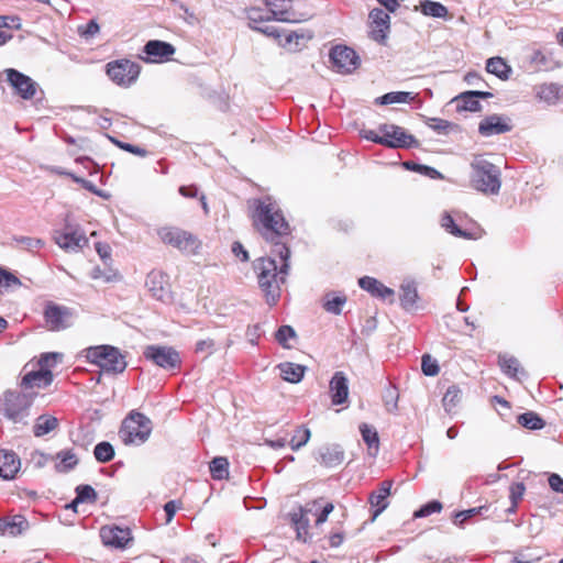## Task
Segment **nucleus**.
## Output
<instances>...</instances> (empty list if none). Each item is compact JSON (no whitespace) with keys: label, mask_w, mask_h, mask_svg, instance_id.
I'll use <instances>...</instances> for the list:
<instances>
[{"label":"nucleus","mask_w":563,"mask_h":563,"mask_svg":"<svg viewBox=\"0 0 563 563\" xmlns=\"http://www.w3.org/2000/svg\"><path fill=\"white\" fill-rule=\"evenodd\" d=\"M30 527L24 516L15 515L0 518V536L15 538L25 532Z\"/></svg>","instance_id":"a211bd4d"},{"label":"nucleus","mask_w":563,"mask_h":563,"mask_svg":"<svg viewBox=\"0 0 563 563\" xmlns=\"http://www.w3.org/2000/svg\"><path fill=\"white\" fill-rule=\"evenodd\" d=\"M486 70L500 79H508L511 68L501 57H490L486 63Z\"/></svg>","instance_id":"f704fd0d"},{"label":"nucleus","mask_w":563,"mask_h":563,"mask_svg":"<svg viewBox=\"0 0 563 563\" xmlns=\"http://www.w3.org/2000/svg\"><path fill=\"white\" fill-rule=\"evenodd\" d=\"M249 216L269 254L290 255L292 229L276 201L271 197L249 201Z\"/></svg>","instance_id":"f257e3e1"},{"label":"nucleus","mask_w":563,"mask_h":563,"mask_svg":"<svg viewBox=\"0 0 563 563\" xmlns=\"http://www.w3.org/2000/svg\"><path fill=\"white\" fill-rule=\"evenodd\" d=\"M509 130L510 126L496 114L485 118L478 126L479 133L485 136L505 133Z\"/></svg>","instance_id":"bb28decb"},{"label":"nucleus","mask_w":563,"mask_h":563,"mask_svg":"<svg viewBox=\"0 0 563 563\" xmlns=\"http://www.w3.org/2000/svg\"><path fill=\"white\" fill-rule=\"evenodd\" d=\"M30 406L31 400L25 394L9 390L3 395L2 410L4 415L12 420L23 418Z\"/></svg>","instance_id":"6e6552de"},{"label":"nucleus","mask_w":563,"mask_h":563,"mask_svg":"<svg viewBox=\"0 0 563 563\" xmlns=\"http://www.w3.org/2000/svg\"><path fill=\"white\" fill-rule=\"evenodd\" d=\"M378 131L383 134L384 145L391 148L411 147L416 144L412 135L395 124H382Z\"/></svg>","instance_id":"9d476101"},{"label":"nucleus","mask_w":563,"mask_h":563,"mask_svg":"<svg viewBox=\"0 0 563 563\" xmlns=\"http://www.w3.org/2000/svg\"><path fill=\"white\" fill-rule=\"evenodd\" d=\"M418 299L417 287L413 283L401 285L400 302L406 309L412 308Z\"/></svg>","instance_id":"a19ab883"},{"label":"nucleus","mask_w":563,"mask_h":563,"mask_svg":"<svg viewBox=\"0 0 563 563\" xmlns=\"http://www.w3.org/2000/svg\"><path fill=\"white\" fill-rule=\"evenodd\" d=\"M76 498L69 507H74L79 503H96L98 499L97 492L90 485H79L76 487Z\"/></svg>","instance_id":"79ce46f5"},{"label":"nucleus","mask_w":563,"mask_h":563,"mask_svg":"<svg viewBox=\"0 0 563 563\" xmlns=\"http://www.w3.org/2000/svg\"><path fill=\"white\" fill-rule=\"evenodd\" d=\"M296 336L295 330L290 325H282L275 333V339L285 349H290L288 340Z\"/></svg>","instance_id":"603ef678"},{"label":"nucleus","mask_w":563,"mask_h":563,"mask_svg":"<svg viewBox=\"0 0 563 563\" xmlns=\"http://www.w3.org/2000/svg\"><path fill=\"white\" fill-rule=\"evenodd\" d=\"M320 463L327 467L340 465L344 460V451L340 445H325L319 451Z\"/></svg>","instance_id":"cd10ccee"},{"label":"nucleus","mask_w":563,"mask_h":563,"mask_svg":"<svg viewBox=\"0 0 563 563\" xmlns=\"http://www.w3.org/2000/svg\"><path fill=\"white\" fill-rule=\"evenodd\" d=\"M112 142L121 150L123 151H126L131 154H134L136 156H140V157H145L148 152L146 148L144 147H141V146H137V145H133V144H130V143H125V142H122V141H118V140H112Z\"/></svg>","instance_id":"0e129e2a"},{"label":"nucleus","mask_w":563,"mask_h":563,"mask_svg":"<svg viewBox=\"0 0 563 563\" xmlns=\"http://www.w3.org/2000/svg\"><path fill=\"white\" fill-rule=\"evenodd\" d=\"M290 255L271 254L256 261L258 285L269 306L277 303L280 297V285L286 282L289 272Z\"/></svg>","instance_id":"f03ea898"},{"label":"nucleus","mask_w":563,"mask_h":563,"mask_svg":"<svg viewBox=\"0 0 563 563\" xmlns=\"http://www.w3.org/2000/svg\"><path fill=\"white\" fill-rule=\"evenodd\" d=\"M330 396L333 405H342L349 397L347 378L343 372H335L330 384Z\"/></svg>","instance_id":"6ab92c4d"},{"label":"nucleus","mask_w":563,"mask_h":563,"mask_svg":"<svg viewBox=\"0 0 563 563\" xmlns=\"http://www.w3.org/2000/svg\"><path fill=\"white\" fill-rule=\"evenodd\" d=\"M176 512V501L169 500L164 509L156 514V520L161 522V525H167L173 520V517Z\"/></svg>","instance_id":"13d9d810"},{"label":"nucleus","mask_w":563,"mask_h":563,"mask_svg":"<svg viewBox=\"0 0 563 563\" xmlns=\"http://www.w3.org/2000/svg\"><path fill=\"white\" fill-rule=\"evenodd\" d=\"M86 360L106 373H122L126 367L125 356L112 345H97L84 350Z\"/></svg>","instance_id":"20e7f679"},{"label":"nucleus","mask_w":563,"mask_h":563,"mask_svg":"<svg viewBox=\"0 0 563 563\" xmlns=\"http://www.w3.org/2000/svg\"><path fill=\"white\" fill-rule=\"evenodd\" d=\"M369 19H371V23H376V24H386V25H390V16L387 12H385L384 10L382 9H373L371 12H369Z\"/></svg>","instance_id":"774afa93"},{"label":"nucleus","mask_w":563,"mask_h":563,"mask_svg":"<svg viewBox=\"0 0 563 563\" xmlns=\"http://www.w3.org/2000/svg\"><path fill=\"white\" fill-rule=\"evenodd\" d=\"M421 369L426 376H437L440 372L438 362L429 354H424L421 360Z\"/></svg>","instance_id":"4d7b16f0"},{"label":"nucleus","mask_w":563,"mask_h":563,"mask_svg":"<svg viewBox=\"0 0 563 563\" xmlns=\"http://www.w3.org/2000/svg\"><path fill=\"white\" fill-rule=\"evenodd\" d=\"M209 470L213 479H225L229 477V461L227 457L218 456L209 463Z\"/></svg>","instance_id":"e433bc0d"},{"label":"nucleus","mask_w":563,"mask_h":563,"mask_svg":"<svg viewBox=\"0 0 563 563\" xmlns=\"http://www.w3.org/2000/svg\"><path fill=\"white\" fill-rule=\"evenodd\" d=\"M413 97L410 92L397 91V92H388L382 96L378 101L382 104H390V103H402L411 101Z\"/></svg>","instance_id":"8fccbe9b"},{"label":"nucleus","mask_w":563,"mask_h":563,"mask_svg":"<svg viewBox=\"0 0 563 563\" xmlns=\"http://www.w3.org/2000/svg\"><path fill=\"white\" fill-rule=\"evenodd\" d=\"M562 95L563 87L554 82L542 84L537 87V97L539 100L549 104L558 102Z\"/></svg>","instance_id":"c85d7f7f"},{"label":"nucleus","mask_w":563,"mask_h":563,"mask_svg":"<svg viewBox=\"0 0 563 563\" xmlns=\"http://www.w3.org/2000/svg\"><path fill=\"white\" fill-rule=\"evenodd\" d=\"M56 173L58 175L69 177L73 181L79 184L82 188H85L86 190H88L92 194H99L95 184H92L89 180H86L85 178H81V177L75 175L74 173H70L67 170H62V169L56 170Z\"/></svg>","instance_id":"6e6d98bb"},{"label":"nucleus","mask_w":563,"mask_h":563,"mask_svg":"<svg viewBox=\"0 0 563 563\" xmlns=\"http://www.w3.org/2000/svg\"><path fill=\"white\" fill-rule=\"evenodd\" d=\"M95 459L100 463H108L114 457V449L110 442L102 441L95 446Z\"/></svg>","instance_id":"a18cd8bd"},{"label":"nucleus","mask_w":563,"mask_h":563,"mask_svg":"<svg viewBox=\"0 0 563 563\" xmlns=\"http://www.w3.org/2000/svg\"><path fill=\"white\" fill-rule=\"evenodd\" d=\"M441 227L449 232L450 234L462 238L466 240H477L481 238L482 233L479 231L470 232L466 230H462L454 221L453 217L449 212H444L441 216L440 220Z\"/></svg>","instance_id":"b1692460"},{"label":"nucleus","mask_w":563,"mask_h":563,"mask_svg":"<svg viewBox=\"0 0 563 563\" xmlns=\"http://www.w3.org/2000/svg\"><path fill=\"white\" fill-rule=\"evenodd\" d=\"M58 426L57 418L53 416H40L36 419V422L33 427V433L35 437H43L53 430H55Z\"/></svg>","instance_id":"c9c22d12"},{"label":"nucleus","mask_w":563,"mask_h":563,"mask_svg":"<svg viewBox=\"0 0 563 563\" xmlns=\"http://www.w3.org/2000/svg\"><path fill=\"white\" fill-rule=\"evenodd\" d=\"M345 302L346 296L344 295L327 294L324 296L323 308L330 313L340 314Z\"/></svg>","instance_id":"58836bf2"},{"label":"nucleus","mask_w":563,"mask_h":563,"mask_svg":"<svg viewBox=\"0 0 563 563\" xmlns=\"http://www.w3.org/2000/svg\"><path fill=\"white\" fill-rule=\"evenodd\" d=\"M369 37L378 44L385 45L390 25L369 23Z\"/></svg>","instance_id":"de8ad7c7"},{"label":"nucleus","mask_w":563,"mask_h":563,"mask_svg":"<svg viewBox=\"0 0 563 563\" xmlns=\"http://www.w3.org/2000/svg\"><path fill=\"white\" fill-rule=\"evenodd\" d=\"M427 124L433 131L444 134L452 128V123L450 121L440 118H430Z\"/></svg>","instance_id":"69168bd1"},{"label":"nucleus","mask_w":563,"mask_h":563,"mask_svg":"<svg viewBox=\"0 0 563 563\" xmlns=\"http://www.w3.org/2000/svg\"><path fill=\"white\" fill-rule=\"evenodd\" d=\"M311 432L306 426H299L295 430V434L292 435L289 445L292 451H297L303 445L308 443L310 440Z\"/></svg>","instance_id":"c03bdc74"},{"label":"nucleus","mask_w":563,"mask_h":563,"mask_svg":"<svg viewBox=\"0 0 563 563\" xmlns=\"http://www.w3.org/2000/svg\"><path fill=\"white\" fill-rule=\"evenodd\" d=\"M21 285V280L14 274L0 267V287L8 289L16 288Z\"/></svg>","instance_id":"864d4df0"},{"label":"nucleus","mask_w":563,"mask_h":563,"mask_svg":"<svg viewBox=\"0 0 563 563\" xmlns=\"http://www.w3.org/2000/svg\"><path fill=\"white\" fill-rule=\"evenodd\" d=\"M405 165L408 169L418 172V173H420L424 176H428L432 179L442 178V175L440 174V172H438L433 167H430L427 165H420V164H416V163H411V162H407V163H405Z\"/></svg>","instance_id":"5fc2aeb1"},{"label":"nucleus","mask_w":563,"mask_h":563,"mask_svg":"<svg viewBox=\"0 0 563 563\" xmlns=\"http://www.w3.org/2000/svg\"><path fill=\"white\" fill-rule=\"evenodd\" d=\"M311 38L312 34L310 33L307 34L305 32L297 31H291L289 33L284 32L283 37L279 41V45L288 49L297 51L300 48V41H308Z\"/></svg>","instance_id":"2f4dec72"},{"label":"nucleus","mask_w":563,"mask_h":563,"mask_svg":"<svg viewBox=\"0 0 563 563\" xmlns=\"http://www.w3.org/2000/svg\"><path fill=\"white\" fill-rule=\"evenodd\" d=\"M531 64H533L538 69L548 70L552 66L549 56L541 49H537L533 52L531 56Z\"/></svg>","instance_id":"680f3d73"},{"label":"nucleus","mask_w":563,"mask_h":563,"mask_svg":"<svg viewBox=\"0 0 563 563\" xmlns=\"http://www.w3.org/2000/svg\"><path fill=\"white\" fill-rule=\"evenodd\" d=\"M265 5L269 9L274 19L278 21H288L285 16L291 8L292 0H263Z\"/></svg>","instance_id":"72a5a7b5"},{"label":"nucleus","mask_w":563,"mask_h":563,"mask_svg":"<svg viewBox=\"0 0 563 563\" xmlns=\"http://www.w3.org/2000/svg\"><path fill=\"white\" fill-rule=\"evenodd\" d=\"M7 80L14 88L16 95L24 100L34 98L37 91V84L29 76L16 69H5Z\"/></svg>","instance_id":"9b49d317"},{"label":"nucleus","mask_w":563,"mask_h":563,"mask_svg":"<svg viewBox=\"0 0 563 563\" xmlns=\"http://www.w3.org/2000/svg\"><path fill=\"white\" fill-rule=\"evenodd\" d=\"M487 506L474 507L471 509L459 511L454 515V523L457 526H462L467 519L473 518L474 516L482 515L484 510H487Z\"/></svg>","instance_id":"3c124183"},{"label":"nucleus","mask_w":563,"mask_h":563,"mask_svg":"<svg viewBox=\"0 0 563 563\" xmlns=\"http://www.w3.org/2000/svg\"><path fill=\"white\" fill-rule=\"evenodd\" d=\"M144 356L164 368H173L175 366L174 352L172 349L150 345L145 347Z\"/></svg>","instance_id":"412c9836"},{"label":"nucleus","mask_w":563,"mask_h":563,"mask_svg":"<svg viewBox=\"0 0 563 563\" xmlns=\"http://www.w3.org/2000/svg\"><path fill=\"white\" fill-rule=\"evenodd\" d=\"M279 369L283 379L289 383H299L305 374L303 366L289 362L280 364Z\"/></svg>","instance_id":"473e14b6"},{"label":"nucleus","mask_w":563,"mask_h":563,"mask_svg":"<svg viewBox=\"0 0 563 563\" xmlns=\"http://www.w3.org/2000/svg\"><path fill=\"white\" fill-rule=\"evenodd\" d=\"M63 354L57 352L43 353L36 361L35 367L52 371L62 361Z\"/></svg>","instance_id":"49530a36"},{"label":"nucleus","mask_w":563,"mask_h":563,"mask_svg":"<svg viewBox=\"0 0 563 563\" xmlns=\"http://www.w3.org/2000/svg\"><path fill=\"white\" fill-rule=\"evenodd\" d=\"M21 468L19 456L8 450H0V478L4 481L13 479Z\"/></svg>","instance_id":"aec40b11"},{"label":"nucleus","mask_w":563,"mask_h":563,"mask_svg":"<svg viewBox=\"0 0 563 563\" xmlns=\"http://www.w3.org/2000/svg\"><path fill=\"white\" fill-rule=\"evenodd\" d=\"M178 250L186 256L199 255L202 251V242L189 232L178 234Z\"/></svg>","instance_id":"393cba45"},{"label":"nucleus","mask_w":563,"mask_h":563,"mask_svg":"<svg viewBox=\"0 0 563 563\" xmlns=\"http://www.w3.org/2000/svg\"><path fill=\"white\" fill-rule=\"evenodd\" d=\"M54 240L62 249L66 251L81 250L88 244V239L84 233L70 228L56 232Z\"/></svg>","instance_id":"2eb2a0df"},{"label":"nucleus","mask_w":563,"mask_h":563,"mask_svg":"<svg viewBox=\"0 0 563 563\" xmlns=\"http://www.w3.org/2000/svg\"><path fill=\"white\" fill-rule=\"evenodd\" d=\"M90 277L92 279H102L107 283H110V282L117 280L119 277V274L113 271H110L107 273L103 269H101L100 267H95L90 273Z\"/></svg>","instance_id":"338daca9"},{"label":"nucleus","mask_w":563,"mask_h":563,"mask_svg":"<svg viewBox=\"0 0 563 563\" xmlns=\"http://www.w3.org/2000/svg\"><path fill=\"white\" fill-rule=\"evenodd\" d=\"M53 460L55 461V470L59 473L69 472L79 463V459L74 449L60 450L55 454Z\"/></svg>","instance_id":"a878e982"},{"label":"nucleus","mask_w":563,"mask_h":563,"mask_svg":"<svg viewBox=\"0 0 563 563\" xmlns=\"http://www.w3.org/2000/svg\"><path fill=\"white\" fill-rule=\"evenodd\" d=\"M99 31L100 26L96 20H90L88 23L79 25L77 27L78 34L86 40L96 36L99 33Z\"/></svg>","instance_id":"052dcab7"},{"label":"nucleus","mask_w":563,"mask_h":563,"mask_svg":"<svg viewBox=\"0 0 563 563\" xmlns=\"http://www.w3.org/2000/svg\"><path fill=\"white\" fill-rule=\"evenodd\" d=\"M152 432V421L141 412H130L119 429V438L129 445L144 443Z\"/></svg>","instance_id":"39448f33"},{"label":"nucleus","mask_w":563,"mask_h":563,"mask_svg":"<svg viewBox=\"0 0 563 563\" xmlns=\"http://www.w3.org/2000/svg\"><path fill=\"white\" fill-rule=\"evenodd\" d=\"M43 314L49 331H62L68 328L73 318L71 309L52 301L46 303Z\"/></svg>","instance_id":"0eeeda50"},{"label":"nucleus","mask_w":563,"mask_h":563,"mask_svg":"<svg viewBox=\"0 0 563 563\" xmlns=\"http://www.w3.org/2000/svg\"><path fill=\"white\" fill-rule=\"evenodd\" d=\"M360 431L363 441L367 445V451L371 456H376L379 451V437L375 428L367 423L360 426Z\"/></svg>","instance_id":"7c9ffc66"},{"label":"nucleus","mask_w":563,"mask_h":563,"mask_svg":"<svg viewBox=\"0 0 563 563\" xmlns=\"http://www.w3.org/2000/svg\"><path fill=\"white\" fill-rule=\"evenodd\" d=\"M143 52L146 56H140V58L145 63H164L172 59L175 48L169 43L152 40L145 44Z\"/></svg>","instance_id":"f8f14e48"},{"label":"nucleus","mask_w":563,"mask_h":563,"mask_svg":"<svg viewBox=\"0 0 563 563\" xmlns=\"http://www.w3.org/2000/svg\"><path fill=\"white\" fill-rule=\"evenodd\" d=\"M518 423L530 430H539L544 427V421L536 412L529 411L518 417Z\"/></svg>","instance_id":"37998d69"},{"label":"nucleus","mask_w":563,"mask_h":563,"mask_svg":"<svg viewBox=\"0 0 563 563\" xmlns=\"http://www.w3.org/2000/svg\"><path fill=\"white\" fill-rule=\"evenodd\" d=\"M330 58L339 71L350 73L357 66L358 57L354 49L347 46H335L330 52Z\"/></svg>","instance_id":"4468645a"},{"label":"nucleus","mask_w":563,"mask_h":563,"mask_svg":"<svg viewBox=\"0 0 563 563\" xmlns=\"http://www.w3.org/2000/svg\"><path fill=\"white\" fill-rule=\"evenodd\" d=\"M146 285L150 291L157 299H164V296L168 290V283L165 280V276L159 272H152L147 276Z\"/></svg>","instance_id":"c756f323"},{"label":"nucleus","mask_w":563,"mask_h":563,"mask_svg":"<svg viewBox=\"0 0 563 563\" xmlns=\"http://www.w3.org/2000/svg\"><path fill=\"white\" fill-rule=\"evenodd\" d=\"M319 506L313 509V514L317 516L316 525H322L328 520L329 515L333 511L334 505L332 503H327L324 506H321L322 498L318 499Z\"/></svg>","instance_id":"bf43d9fd"},{"label":"nucleus","mask_w":563,"mask_h":563,"mask_svg":"<svg viewBox=\"0 0 563 563\" xmlns=\"http://www.w3.org/2000/svg\"><path fill=\"white\" fill-rule=\"evenodd\" d=\"M462 393L456 386H450L446 389L442 398V404L446 412L451 413L455 409V407L461 402Z\"/></svg>","instance_id":"ea45409f"},{"label":"nucleus","mask_w":563,"mask_h":563,"mask_svg":"<svg viewBox=\"0 0 563 563\" xmlns=\"http://www.w3.org/2000/svg\"><path fill=\"white\" fill-rule=\"evenodd\" d=\"M490 97H493V93L488 91L468 90L455 96L451 102L455 103L457 112H477L482 108L478 99H488Z\"/></svg>","instance_id":"ddd939ff"},{"label":"nucleus","mask_w":563,"mask_h":563,"mask_svg":"<svg viewBox=\"0 0 563 563\" xmlns=\"http://www.w3.org/2000/svg\"><path fill=\"white\" fill-rule=\"evenodd\" d=\"M141 66L128 58L115 59L106 65V74L118 86L128 88L136 82Z\"/></svg>","instance_id":"423d86ee"},{"label":"nucleus","mask_w":563,"mask_h":563,"mask_svg":"<svg viewBox=\"0 0 563 563\" xmlns=\"http://www.w3.org/2000/svg\"><path fill=\"white\" fill-rule=\"evenodd\" d=\"M473 188L485 194L496 195L501 186L499 168L482 155L476 156L471 163Z\"/></svg>","instance_id":"7ed1b4c3"},{"label":"nucleus","mask_w":563,"mask_h":563,"mask_svg":"<svg viewBox=\"0 0 563 563\" xmlns=\"http://www.w3.org/2000/svg\"><path fill=\"white\" fill-rule=\"evenodd\" d=\"M100 538L106 547L125 549L133 540L129 528H121L115 525H107L100 528Z\"/></svg>","instance_id":"1a4fd4ad"},{"label":"nucleus","mask_w":563,"mask_h":563,"mask_svg":"<svg viewBox=\"0 0 563 563\" xmlns=\"http://www.w3.org/2000/svg\"><path fill=\"white\" fill-rule=\"evenodd\" d=\"M421 12L427 16L432 18H446L449 14L448 8L440 2L424 0L420 3Z\"/></svg>","instance_id":"4c0bfd02"},{"label":"nucleus","mask_w":563,"mask_h":563,"mask_svg":"<svg viewBox=\"0 0 563 563\" xmlns=\"http://www.w3.org/2000/svg\"><path fill=\"white\" fill-rule=\"evenodd\" d=\"M54 375L52 371L41 369L38 367L27 372L21 380L24 389L45 388L53 383Z\"/></svg>","instance_id":"f3484780"},{"label":"nucleus","mask_w":563,"mask_h":563,"mask_svg":"<svg viewBox=\"0 0 563 563\" xmlns=\"http://www.w3.org/2000/svg\"><path fill=\"white\" fill-rule=\"evenodd\" d=\"M442 504L438 500H432L426 505H423L419 510L415 512L416 518L428 517L434 512H440L442 510Z\"/></svg>","instance_id":"e2e57ef3"},{"label":"nucleus","mask_w":563,"mask_h":563,"mask_svg":"<svg viewBox=\"0 0 563 563\" xmlns=\"http://www.w3.org/2000/svg\"><path fill=\"white\" fill-rule=\"evenodd\" d=\"M393 481H384L379 487L369 495V504L375 508L373 519L379 516L387 507V498L390 495Z\"/></svg>","instance_id":"4be33fe9"},{"label":"nucleus","mask_w":563,"mask_h":563,"mask_svg":"<svg viewBox=\"0 0 563 563\" xmlns=\"http://www.w3.org/2000/svg\"><path fill=\"white\" fill-rule=\"evenodd\" d=\"M498 364L501 371L510 377H517L519 373V362L512 356H499Z\"/></svg>","instance_id":"09e8293b"},{"label":"nucleus","mask_w":563,"mask_h":563,"mask_svg":"<svg viewBox=\"0 0 563 563\" xmlns=\"http://www.w3.org/2000/svg\"><path fill=\"white\" fill-rule=\"evenodd\" d=\"M358 285L363 290L369 292L373 297H377L383 300H393L395 295L391 288L385 286L382 282L374 277L364 276L358 279Z\"/></svg>","instance_id":"5701e85b"},{"label":"nucleus","mask_w":563,"mask_h":563,"mask_svg":"<svg viewBox=\"0 0 563 563\" xmlns=\"http://www.w3.org/2000/svg\"><path fill=\"white\" fill-rule=\"evenodd\" d=\"M319 506V500H311L305 507H299L298 510L290 514V520L297 531V538L306 540L309 529L308 514Z\"/></svg>","instance_id":"dca6fc26"}]
</instances>
